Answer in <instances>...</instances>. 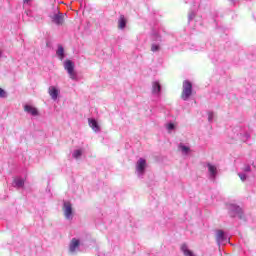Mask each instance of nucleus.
Wrapping results in <instances>:
<instances>
[{
  "label": "nucleus",
  "mask_w": 256,
  "mask_h": 256,
  "mask_svg": "<svg viewBox=\"0 0 256 256\" xmlns=\"http://www.w3.org/2000/svg\"><path fill=\"white\" fill-rule=\"evenodd\" d=\"M64 69L72 81H79V76L77 75V71H75V62L71 60L64 61Z\"/></svg>",
  "instance_id": "nucleus-1"
},
{
  "label": "nucleus",
  "mask_w": 256,
  "mask_h": 256,
  "mask_svg": "<svg viewBox=\"0 0 256 256\" xmlns=\"http://www.w3.org/2000/svg\"><path fill=\"white\" fill-rule=\"evenodd\" d=\"M5 98H7V92L3 88H0V99Z\"/></svg>",
  "instance_id": "nucleus-23"
},
{
  "label": "nucleus",
  "mask_w": 256,
  "mask_h": 256,
  "mask_svg": "<svg viewBox=\"0 0 256 256\" xmlns=\"http://www.w3.org/2000/svg\"><path fill=\"white\" fill-rule=\"evenodd\" d=\"M63 213L65 216V219H68V221H71V219H73V205L71 204V202L64 201Z\"/></svg>",
  "instance_id": "nucleus-5"
},
{
  "label": "nucleus",
  "mask_w": 256,
  "mask_h": 256,
  "mask_svg": "<svg viewBox=\"0 0 256 256\" xmlns=\"http://www.w3.org/2000/svg\"><path fill=\"white\" fill-rule=\"evenodd\" d=\"M251 136L249 135V133H244V135H241V140L245 143L246 141L249 140Z\"/></svg>",
  "instance_id": "nucleus-24"
},
{
  "label": "nucleus",
  "mask_w": 256,
  "mask_h": 256,
  "mask_svg": "<svg viewBox=\"0 0 256 256\" xmlns=\"http://www.w3.org/2000/svg\"><path fill=\"white\" fill-rule=\"evenodd\" d=\"M48 93L53 101H56L57 97H59V90L55 86H50Z\"/></svg>",
  "instance_id": "nucleus-13"
},
{
  "label": "nucleus",
  "mask_w": 256,
  "mask_h": 256,
  "mask_svg": "<svg viewBox=\"0 0 256 256\" xmlns=\"http://www.w3.org/2000/svg\"><path fill=\"white\" fill-rule=\"evenodd\" d=\"M178 151H180L182 155H189V153L191 152V148H189V146L184 145L183 143H180L178 145Z\"/></svg>",
  "instance_id": "nucleus-16"
},
{
  "label": "nucleus",
  "mask_w": 256,
  "mask_h": 256,
  "mask_svg": "<svg viewBox=\"0 0 256 256\" xmlns=\"http://www.w3.org/2000/svg\"><path fill=\"white\" fill-rule=\"evenodd\" d=\"M51 19L52 23H54L55 25H63V23H65V15L61 12L52 15Z\"/></svg>",
  "instance_id": "nucleus-7"
},
{
  "label": "nucleus",
  "mask_w": 256,
  "mask_h": 256,
  "mask_svg": "<svg viewBox=\"0 0 256 256\" xmlns=\"http://www.w3.org/2000/svg\"><path fill=\"white\" fill-rule=\"evenodd\" d=\"M229 215L230 217H238L239 219H243V209L241 207L230 204L228 205Z\"/></svg>",
  "instance_id": "nucleus-4"
},
{
  "label": "nucleus",
  "mask_w": 256,
  "mask_h": 256,
  "mask_svg": "<svg viewBox=\"0 0 256 256\" xmlns=\"http://www.w3.org/2000/svg\"><path fill=\"white\" fill-rule=\"evenodd\" d=\"M154 41H161V36L158 34L154 35Z\"/></svg>",
  "instance_id": "nucleus-28"
},
{
  "label": "nucleus",
  "mask_w": 256,
  "mask_h": 256,
  "mask_svg": "<svg viewBox=\"0 0 256 256\" xmlns=\"http://www.w3.org/2000/svg\"><path fill=\"white\" fill-rule=\"evenodd\" d=\"M238 176L240 177L241 181H247V174H245V172L238 173Z\"/></svg>",
  "instance_id": "nucleus-26"
},
{
  "label": "nucleus",
  "mask_w": 256,
  "mask_h": 256,
  "mask_svg": "<svg viewBox=\"0 0 256 256\" xmlns=\"http://www.w3.org/2000/svg\"><path fill=\"white\" fill-rule=\"evenodd\" d=\"M56 57H58L60 61H63V59H65V48H63L61 44L58 45V48L56 50Z\"/></svg>",
  "instance_id": "nucleus-14"
},
{
  "label": "nucleus",
  "mask_w": 256,
  "mask_h": 256,
  "mask_svg": "<svg viewBox=\"0 0 256 256\" xmlns=\"http://www.w3.org/2000/svg\"><path fill=\"white\" fill-rule=\"evenodd\" d=\"M216 241L217 243H225L227 242V236L223 230H218L216 233Z\"/></svg>",
  "instance_id": "nucleus-12"
},
{
  "label": "nucleus",
  "mask_w": 256,
  "mask_h": 256,
  "mask_svg": "<svg viewBox=\"0 0 256 256\" xmlns=\"http://www.w3.org/2000/svg\"><path fill=\"white\" fill-rule=\"evenodd\" d=\"M242 171V173H251V165L244 164V166L242 167Z\"/></svg>",
  "instance_id": "nucleus-20"
},
{
  "label": "nucleus",
  "mask_w": 256,
  "mask_h": 256,
  "mask_svg": "<svg viewBox=\"0 0 256 256\" xmlns=\"http://www.w3.org/2000/svg\"><path fill=\"white\" fill-rule=\"evenodd\" d=\"M81 155H83V150H81V149L74 150L72 153V157L74 159H79V157H81Z\"/></svg>",
  "instance_id": "nucleus-19"
},
{
  "label": "nucleus",
  "mask_w": 256,
  "mask_h": 256,
  "mask_svg": "<svg viewBox=\"0 0 256 256\" xmlns=\"http://www.w3.org/2000/svg\"><path fill=\"white\" fill-rule=\"evenodd\" d=\"M166 129H167L168 133H171V131H175V124H173V123L166 124Z\"/></svg>",
  "instance_id": "nucleus-21"
},
{
  "label": "nucleus",
  "mask_w": 256,
  "mask_h": 256,
  "mask_svg": "<svg viewBox=\"0 0 256 256\" xmlns=\"http://www.w3.org/2000/svg\"><path fill=\"white\" fill-rule=\"evenodd\" d=\"M159 49H160L159 44H152V46H151V51H152L153 53L159 51Z\"/></svg>",
  "instance_id": "nucleus-25"
},
{
  "label": "nucleus",
  "mask_w": 256,
  "mask_h": 256,
  "mask_svg": "<svg viewBox=\"0 0 256 256\" xmlns=\"http://www.w3.org/2000/svg\"><path fill=\"white\" fill-rule=\"evenodd\" d=\"M127 27V18L124 15H120L118 19V29H125Z\"/></svg>",
  "instance_id": "nucleus-17"
},
{
  "label": "nucleus",
  "mask_w": 256,
  "mask_h": 256,
  "mask_svg": "<svg viewBox=\"0 0 256 256\" xmlns=\"http://www.w3.org/2000/svg\"><path fill=\"white\" fill-rule=\"evenodd\" d=\"M23 185H25V180H23V178L14 179V187H17V189H21Z\"/></svg>",
  "instance_id": "nucleus-18"
},
{
  "label": "nucleus",
  "mask_w": 256,
  "mask_h": 256,
  "mask_svg": "<svg viewBox=\"0 0 256 256\" xmlns=\"http://www.w3.org/2000/svg\"><path fill=\"white\" fill-rule=\"evenodd\" d=\"M24 111L26 113H28L29 115H32L33 117H37V115H39V111L37 110V108H35L29 104H26L24 106Z\"/></svg>",
  "instance_id": "nucleus-10"
},
{
  "label": "nucleus",
  "mask_w": 256,
  "mask_h": 256,
  "mask_svg": "<svg viewBox=\"0 0 256 256\" xmlns=\"http://www.w3.org/2000/svg\"><path fill=\"white\" fill-rule=\"evenodd\" d=\"M88 125L92 128V131H94V133H99L101 131V126H99V123L97 122V120H95V118H89Z\"/></svg>",
  "instance_id": "nucleus-9"
},
{
  "label": "nucleus",
  "mask_w": 256,
  "mask_h": 256,
  "mask_svg": "<svg viewBox=\"0 0 256 256\" xmlns=\"http://www.w3.org/2000/svg\"><path fill=\"white\" fill-rule=\"evenodd\" d=\"M192 94H193V84H191L189 80H185L182 86L181 99H183V101H187Z\"/></svg>",
  "instance_id": "nucleus-2"
},
{
  "label": "nucleus",
  "mask_w": 256,
  "mask_h": 256,
  "mask_svg": "<svg viewBox=\"0 0 256 256\" xmlns=\"http://www.w3.org/2000/svg\"><path fill=\"white\" fill-rule=\"evenodd\" d=\"M213 117H215L213 112H208V121H209V123H213Z\"/></svg>",
  "instance_id": "nucleus-27"
},
{
  "label": "nucleus",
  "mask_w": 256,
  "mask_h": 256,
  "mask_svg": "<svg viewBox=\"0 0 256 256\" xmlns=\"http://www.w3.org/2000/svg\"><path fill=\"white\" fill-rule=\"evenodd\" d=\"M161 94V84L159 81H154L152 83V95H156V97H159Z\"/></svg>",
  "instance_id": "nucleus-11"
},
{
  "label": "nucleus",
  "mask_w": 256,
  "mask_h": 256,
  "mask_svg": "<svg viewBox=\"0 0 256 256\" xmlns=\"http://www.w3.org/2000/svg\"><path fill=\"white\" fill-rule=\"evenodd\" d=\"M79 245H81V242L77 238H73L69 245V252L74 254L77 253V250L79 249Z\"/></svg>",
  "instance_id": "nucleus-8"
},
{
  "label": "nucleus",
  "mask_w": 256,
  "mask_h": 256,
  "mask_svg": "<svg viewBox=\"0 0 256 256\" xmlns=\"http://www.w3.org/2000/svg\"><path fill=\"white\" fill-rule=\"evenodd\" d=\"M145 169H147V160L144 158H139L136 162V174L140 179H143L145 175Z\"/></svg>",
  "instance_id": "nucleus-3"
},
{
  "label": "nucleus",
  "mask_w": 256,
  "mask_h": 256,
  "mask_svg": "<svg viewBox=\"0 0 256 256\" xmlns=\"http://www.w3.org/2000/svg\"><path fill=\"white\" fill-rule=\"evenodd\" d=\"M180 251L183 252L184 256H195V253L189 249V246L187 244H182L180 247Z\"/></svg>",
  "instance_id": "nucleus-15"
},
{
  "label": "nucleus",
  "mask_w": 256,
  "mask_h": 256,
  "mask_svg": "<svg viewBox=\"0 0 256 256\" xmlns=\"http://www.w3.org/2000/svg\"><path fill=\"white\" fill-rule=\"evenodd\" d=\"M206 167L208 169L209 179H211V181H215V179H217V175H219V168L217 165L212 163H207Z\"/></svg>",
  "instance_id": "nucleus-6"
},
{
  "label": "nucleus",
  "mask_w": 256,
  "mask_h": 256,
  "mask_svg": "<svg viewBox=\"0 0 256 256\" xmlns=\"http://www.w3.org/2000/svg\"><path fill=\"white\" fill-rule=\"evenodd\" d=\"M30 0H24V3H27V2H29Z\"/></svg>",
  "instance_id": "nucleus-29"
},
{
  "label": "nucleus",
  "mask_w": 256,
  "mask_h": 256,
  "mask_svg": "<svg viewBox=\"0 0 256 256\" xmlns=\"http://www.w3.org/2000/svg\"><path fill=\"white\" fill-rule=\"evenodd\" d=\"M196 15H197L196 11L189 12V14H188V21H193L195 19Z\"/></svg>",
  "instance_id": "nucleus-22"
}]
</instances>
